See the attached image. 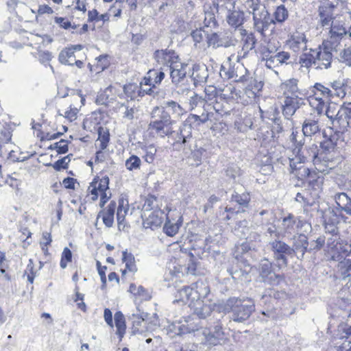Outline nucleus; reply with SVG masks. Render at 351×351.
<instances>
[{"label": "nucleus", "instance_id": "nucleus-1", "mask_svg": "<svg viewBox=\"0 0 351 351\" xmlns=\"http://www.w3.org/2000/svg\"><path fill=\"white\" fill-rule=\"evenodd\" d=\"M290 141L295 146L292 154L289 157L291 172L295 173L298 179L304 180L306 183L316 186L317 190L319 189L323 178L317 176L315 171H311L309 168L305 167V163L308 159L312 160L316 157L317 146L313 145L312 147H310L311 152L304 148V139L302 136L298 135V132H292Z\"/></svg>", "mask_w": 351, "mask_h": 351}, {"label": "nucleus", "instance_id": "nucleus-2", "mask_svg": "<svg viewBox=\"0 0 351 351\" xmlns=\"http://www.w3.org/2000/svg\"><path fill=\"white\" fill-rule=\"evenodd\" d=\"M255 310L254 302L250 298H230L224 304V311L230 313L231 320L243 323Z\"/></svg>", "mask_w": 351, "mask_h": 351}, {"label": "nucleus", "instance_id": "nucleus-3", "mask_svg": "<svg viewBox=\"0 0 351 351\" xmlns=\"http://www.w3.org/2000/svg\"><path fill=\"white\" fill-rule=\"evenodd\" d=\"M245 7L253 15L254 26L255 29L262 35H265L271 24H274L265 4L260 0H247Z\"/></svg>", "mask_w": 351, "mask_h": 351}, {"label": "nucleus", "instance_id": "nucleus-4", "mask_svg": "<svg viewBox=\"0 0 351 351\" xmlns=\"http://www.w3.org/2000/svg\"><path fill=\"white\" fill-rule=\"evenodd\" d=\"M210 293V287L208 282L203 280H197L191 286H184L178 291L177 298L179 299L175 301H181L188 303L191 306L192 303L197 302L205 300Z\"/></svg>", "mask_w": 351, "mask_h": 351}, {"label": "nucleus", "instance_id": "nucleus-5", "mask_svg": "<svg viewBox=\"0 0 351 351\" xmlns=\"http://www.w3.org/2000/svg\"><path fill=\"white\" fill-rule=\"evenodd\" d=\"M216 9L220 14L226 15L228 24L235 29L243 28L245 14L239 7H236L234 0H217Z\"/></svg>", "mask_w": 351, "mask_h": 351}, {"label": "nucleus", "instance_id": "nucleus-6", "mask_svg": "<svg viewBox=\"0 0 351 351\" xmlns=\"http://www.w3.org/2000/svg\"><path fill=\"white\" fill-rule=\"evenodd\" d=\"M348 25L347 16L346 15L341 14L335 21L329 23L328 26L324 28L328 29V37L326 41L328 45L335 46H340L341 41L346 36V29Z\"/></svg>", "mask_w": 351, "mask_h": 351}, {"label": "nucleus", "instance_id": "nucleus-7", "mask_svg": "<svg viewBox=\"0 0 351 351\" xmlns=\"http://www.w3.org/2000/svg\"><path fill=\"white\" fill-rule=\"evenodd\" d=\"M338 5L337 1L325 0L320 2L317 8V21L322 27L328 26L329 23L341 15L337 13Z\"/></svg>", "mask_w": 351, "mask_h": 351}, {"label": "nucleus", "instance_id": "nucleus-8", "mask_svg": "<svg viewBox=\"0 0 351 351\" xmlns=\"http://www.w3.org/2000/svg\"><path fill=\"white\" fill-rule=\"evenodd\" d=\"M173 122L171 117L166 112H161L158 119L149 123L148 130L151 133L160 137L173 135L174 132L171 126Z\"/></svg>", "mask_w": 351, "mask_h": 351}, {"label": "nucleus", "instance_id": "nucleus-9", "mask_svg": "<svg viewBox=\"0 0 351 351\" xmlns=\"http://www.w3.org/2000/svg\"><path fill=\"white\" fill-rule=\"evenodd\" d=\"M328 45V41L324 40L322 43L323 47H320L313 51L315 53V57L317 60V69H327L331 66V62L332 59V51H337L339 46H335L330 43Z\"/></svg>", "mask_w": 351, "mask_h": 351}, {"label": "nucleus", "instance_id": "nucleus-10", "mask_svg": "<svg viewBox=\"0 0 351 351\" xmlns=\"http://www.w3.org/2000/svg\"><path fill=\"white\" fill-rule=\"evenodd\" d=\"M202 333L206 342L211 346L223 345L228 340L229 335L224 332L223 325L219 322L209 328H205Z\"/></svg>", "mask_w": 351, "mask_h": 351}, {"label": "nucleus", "instance_id": "nucleus-11", "mask_svg": "<svg viewBox=\"0 0 351 351\" xmlns=\"http://www.w3.org/2000/svg\"><path fill=\"white\" fill-rule=\"evenodd\" d=\"M273 252L274 258L279 267H286L288 264L287 257L291 256V247L285 242L280 240H274L269 243Z\"/></svg>", "mask_w": 351, "mask_h": 351}, {"label": "nucleus", "instance_id": "nucleus-12", "mask_svg": "<svg viewBox=\"0 0 351 351\" xmlns=\"http://www.w3.org/2000/svg\"><path fill=\"white\" fill-rule=\"evenodd\" d=\"M311 90L313 94L315 100L318 101L317 106L316 107L318 111H322L325 104L329 102L333 99L331 90H330V87L327 82H317L311 87Z\"/></svg>", "mask_w": 351, "mask_h": 351}, {"label": "nucleus", "instance_id": "nucleus-13", "mask_svg": "<svg viewBox=\"0 0 351 351\" xmlns=\"http://www.w3.org/2000/svg\"><path fill=\"white\" fill-rule=\"evenodd\" d=\"M259 275L265 283L271 285H277L282 280L280 274H277L273 269L272 264L268 259H263L258 265Z\"/></svg>", "mask_w": 351, "mask_h": 351}, {"label": "nucleus", "instance_id": "nucleus-14", "mask_svg": "<svg viewBox=\"0 0 351 351\" xmlns=\"http://www.w3.org/2000/svg\"><path fill=\"white\" fill-rule=\"evenodd\" d=\"M259 112L263 121L269 120L273 123V130L274 131L277 133L282 132V120L280 116V112L276 106H271L267 110H263L261 108L259 107Z\"/></svg>", "mask_w": 351, "mask_h": 351}, {"label": "nucleus", "instance_id": "nucleus-15", "mask_svg": "<svg viewBox=\"0 0 351 351\" xmlns=\"http://www.w3.org/2000/svg\"><path fill=\"white\" fill-rule=\"evenodd\" d=\"M344 254L343 258L341 255H338L337 257L332 256L334 260L338 261L337 274L343 280L351 276V252H347Z\"/></svg>", "mask_w": 351, "mask_h": 351}, {"label": "nucleus", "instance_id": "nucleus-16", "mask_svg": "<svg viewBox=\"0 0 351 351\" xmlns=\"http://www.w3.org/2000/svg\"><path fill=\"white\" fill-rule=\"evenodd\" d=\"M165 212L158 208L150 213L142 214L143 226L145 228L152 230L160 226L163 221Z\"/></svg>", "mask_w": 351, "mask_h": 351}, {"label": "nucleus", "instance_id": "nucleus-17", "mask_svg": "<svg viewBox=\"0 0 351 351\" xmlns=\"http://www.w3.org/2000/svg\"><path fill=\"white\" fill-rule=\"evenodd\" d=\"M307 39L304 33L295 32L289 35L286 41L287 47L294 52L300 50H306Z\"/></svg>", "mask_w": 351, "mask_h": 351}, {"label": "nucleus", "instance_id": "nucleus-18", "mask_svg": "<svg viewBox=\"0 0 351 351\" xmlns=\"http://www.w3.org/2000/svg\"><path fill=\"white\" fill-rule=\"evenodd\" d=\"M162 108L161 110L158 107L155 108L153 110L152 117H154L157 112H166L170 117L171 114L174 118H178L185 112L184 108L178 103L173 100L164 101Z\"/></svg>", "mask_w": 351, "mask_h": 351}, {"label": "nucleus", "instance_id": "nucleus-19", "mask_svg": "<svg viewBox=\"0 0 351 351\" xmlns=\"http://www.w3.org/2000/svg\"><path fill=\"white\" fill-rule=\"evenodd\" d=\"M308 250L307 237L303 234L294 236L293 243L291 247V256H296L298 259H302L306 252Z\"/></svg>", "mask_w": 351, "mask_h": 351}, {"label": "nucleus", "instance_id": "nucleus-20", "mask_svg": "<svg viewBox=\"0 0 351 351\" xmlns=\"http://www.w3.org/2000/svg\"><path fill=\"white\" fill-rule=\"evenodd\" d=\"M303 104L304 101L302 97H285L282 105L283 115L286 119H289Z\"/></svg>", "mask_w": 351, "mask_h": 351}, {"label": "nucleus", "instance_id": "nucleus-21", "mask_svg": "<svg viewBox=\"0 0 351 351\" xmlns=\"http://www.w3.org/2000/svg\"><path fill=\"white\" fill-rule=\"evenodd\" d=\"M322 182H320L319 186V189H316V186H313V184L308 183V186L312 189V192L309 193L308 191H306L303 193H298L295 197V200L300 203H304V205L312 206L319 197V194L322 190Z\"/></svg>", "mask_w": 351, "mask_h": 351}, {"label": "nucleus", "instance_id": "nucleus-22", "mask_svg": "<svg viewBox=\"0 0 351 351\" xmlns=\"http://www.w3.org/2000/svg\"><path fill=\"white\" fill-rule=\"evenodd\" d=\"M154 58L158 63L169 68L172 64L179 62V57L176 52L169 49L156 50L154 53Z\"/></svg>", "mask_w": 351, "mask_h": 351}, {"label": "nucleus", "instance_id": "nucleus-23", "mask_svg": "<svg viewBox=\"0 0 351 351\" xmlns=\"http://www.w3.org/2000/svg\"><path fill=\"white\" fill-rule=\"evenodd\" d=\"M348 105L341 106L338 110V115L335 117L332 125L337 130L343 132L349 126L351 122Z\"/></svg>", "mask_w": 351, "mask_h": 351}, {"label": "nucleus", "instance_id": "nucleus-24", "mask_svg": "<svg viewBox=\"0 0 351 351\" xmlns=\"http://www.w3.org/2000/svg\"><path fill=\"white\" fill-rule=\"evenodd\" d=\"M171 330L176 335H182L197 331L199 330V326L197 324L191 322V320L184 319L183 321H179L173 323Z\"/></svg>", "mask_w": 351, "mask_h": 351}, {"label": "nucleus", "instance_id": "nucleus-25", "mask_svg": "<svg viewBox=\"0 0 351 351\" xmlns=\"http://www.w3.org/2000/svg\"><path fill=\"white\" fill-rule=\"evenodd\" d=\"M192 125L184 121L180 127L179 131L173 136L177 143H182L186 146L192 140Z\"/></svg>", "mask_w": 351, "mask_h": 351}, {"label": "nucleus", "instance_id": "nucleus-26", "mask_svg": "<svg viewBox=\"0 0 351 351\" xmlns=\"http://www.w3.org/2000/svg\"><path fill=\"white\" fill-rule=\"evenodd\" d=\"M303 223L302 220L289 214L282 219V228L285 234H293L298 232L299 228H301Z\"/></svg>", "mask_w": 351, "mask_h": 351}, {"label": "nucleus", "instance_id": "nucleus-27", "mask_svg": "<svg viewBox=\"0 0 351 351\" xmlns=\"http://www.w3.org/2000/svg\"><path fill=\"white\" fill-rule=\"evenodd\" d=\"M189 307L199 319H205L210 315L213 311L212 304L208 300L192 303Z\"/></svg>", "mask_w": 351, "mask_h": 351}, {"label": "nucleus", "instance_id": "nucleus-28", "mask_svg": "<svg viewBox=\"0 0 351 351\" xmlns=\"http://www.w3.org/2000/svg\"><path fill=\"white\" fill-rule=\"evenodd\" d=\"M347 80L339 77L332 81L327 82L331 90L333 99L343 98L346 95Z\"/></svg>", "mask_w": 351, "mask_h": 351}, {"label": "nucleus", "instance_id": "nucleus-29", "mask_svg": "<svg viewBox=\"0 0 351 351\" xmlns=\"http://www.w3.org/2000/svg\"><path fill=\"white\" fill-rule=\"evenodd\" d=\"M298 80L295 78H291L286 80L282 83L280 88L283 91L285 97H296V96L302 97L304 96L302 90L298 88Z\"/></svg>", "mask_w": 351, "mask_h": 351}, {"label": "nucleus", "instance_id": "nucleus-30", "mask_svg": "<svg viewBox=\"0 0 351 351\" xmlns=\"http://www.w3.org/2000/svg\"><path fill=\"white\" fill-rule=\"evenodd\" d=\"M186 68L187 64L180 62L170 66V75L173 84L177 85L184 80L186 75Z\"/></svg>", "mask_w": 351, "mask_h": 351}, {"label": "nucleus", "instance_id": "nucleus-31", "mask_svg": "<svg viewBox=\"0 0 351 351\" xmlns=\"http://www.w3.org/2000/svg\"><path fill=\"white\" fill-rule=\"evenodd\" d=\"M302 131L305 137H311L320 132V125L318 119L306 118L302 125Z\"/></svg>", "mask_w": 351, "mask_h": 351}, {"label": "nucleus", "instance_id": "nucleus-32", "mask_svg": "<svg viewBox=\"0 0 351 351\" xmlns=\"http://www.w3.org/2000/svg\"><path fill=\"white\" fill-rule=\"evenodd\" d=\"M239 32L241 35L243 36V47L241 49V52L243 53V57H245L248 54L250 51L255 48L256 39L253 33L247 34V31L243 28H240Z\"/></svg>", "mask_w": 351, "mask_h": 351}, {"label": "nucleus", "instance_id": "nucleus-33", "mask_svg": "<svg viewBox=\"0 0 351 351\" xmlns=\"http://www.w3.org/2000/svg\"><path fill=\"white\" fill-rule=\"evenodd\" d=\"M208 77V71L205 64H194L191 78L195 86L201 85L206 82Z\"/></svg>", "mask_w": 351, "mask_h": 351}, {"label": "nucleus", "instance_id": "nucleus-34", "mask_svg": "<svg viewBox=\"0 0 351 351\" xmlns=\"http://www.w3.org/2000/svg\"><path fill=\"white\" fill-rule=\"evenodd\" d=\"M117 204L114 201L110 202L106 210H101L97 217L98 219L101 217L103 223L107 228H111L114 223V216Z\"/></svg>", "mask_w": 351, "mask_h": 351}, {"label": "nucleus", "instance_id": "nucleus-35", "mask_svg": "<svg viewBox=\"0 0 351 351\" xmlns=\"http://www.w3.org/2000/svg\"><path fill=\"white\" fill-rule=\"evenodd\" d=\"M182 216L180 215H178V219L176 220L174 219H170L168 217H167L166 222L163 227L164 232L169 237H173L178 232L182 224Z\"/></svg>", "mask_w": 351, "mask_h": 351}, {"label": "nucleus", "instance_id": "nucleus-36", "mask_svg": "<svg viewBox=\"0 0 351 351\" xmlns=\"http://www.w3.org/2000/svg\"><path fill=\"white\" fill-rule=\"evenodd\" d=\"M334 199L340 211H343L351 216V198L346 193H335Z\"/></svg>", "mask_w": 351, "mask_h": 351}, {"label": "nucleus", "instance_id": "nucleus-37", "mask_svg": "<svg viewBox=\"0 0 351 351\" xmlns=\"http://www.w3.org/2000/svg\"><path fill=\"white\" fill-rule=\"evenodd\" d=\"M314 49H310L309 51L303 53L299 59V63L301 67H304L306 69L310 68L313 64L317 69V60L315 57V53L313 52Z\"/></svg>", "mask_w": 351, "mask_h": 351}, {"label": "nucleus", "instance_id": "nucleus-38", "mask_svg": "<svg viewBox=\"0 0 351 351\" xmlns=\"http://www.w3.org/2000/svg\"><path fill=\"white\" fill-rule=\"evenodd\" d=\"M122 261L125 265V268L122 270L123 275L127 272L134 273L136 271L134 256L132 253H128L127 251L123 252Z\"/></svg>", "mask_w": 351, "mask_h": 351}, {"label": "nucleus", "instance_id": "nucleus-39", "mask_svg": "<svg viewBox=\"0 0 351 351\" xmlns=\"http://www.w3.org/2000/svg\"><path fill=\"white\" fill-rule=\"evenodd\" d=\"M114 322L117 328L116 333L119 336V339L121 341L123 337L126 330L125 317L121 311H117V313H115Z\"/></svg>", "mask_w": 351, "mask_h": 351}, {"label": "nucleus", "instance_id": "nucleus-40", "mask_svg": "<svg viewBox=\"0 0 351 351\" xmlns=\"http://www.w3.org/2000/svg\"><path fill=\"white\" fill-rule=\"evenodd\" d=\"M59 61L64 64L73 65L75 59V49L66 48L62 50L58 56Z\"/></svg>", "mask_w": 351, "mask_h": 351}, {"label": "nucleus", "instance_id": "nucleus-41", "mask_svg": "<svg viewBox=\"0 0 351 351\" xmlns=\"http://www.w3.org/2000/svg\"><path fill=\"white\" fill-rule=\"evenodd\" d=\"M213 116V112L211 111L207 112L206 113L203 112L201 115L190 114L186 119L187 123L192 124L199 125L200 123H204L208 120H211Z\"/></svg>", "mask_w": 351, "mask_h": 351}, {"label": "nucleus", "instance_id": "nucleus-42", "mask_svg": "<svg viewBox=\"0 0 351 351\" xmlns=\"http://www.w3.org/2000/svg\"><path fill=\"white\" fill-rule=\"evenodd\" d=\"M231 201L241 206L242 209L247 208L250 202V193H243L240 194L234 191L231 196Z\"/></svg>", "mask_w": 351, "mask_h": 351}, {"label": "nucleus", "instance_id": "nucleus-43", "mask_svg": "<svg viewBox=\"0 0 351 351\" xmlns=\"http://www.w3.org/2000/svg\"><path fill=\"white\" fill-rule=\"evenodd\" d=\"M339 60L346 66H351V41L344 45V48L340 51Z\"/></svg>", "mask_w": 351, "mask_h": 351}, {"label": "nucleus", "instance_id": "nucleus-44", "mask_svg": "<svg viewBox=\"0 0 351 351\" xmlns=\"http://www.w3.org/2000/svg\"><path fill=\"white\" fill-rule=\"evenodd\" d=\"M142 157L145 162L152 163L155 159L156 148L154 145H145L141 147Z\"/></svg>", "mask_w": 351, "mask_h": 351}, {"label": "nucleus", "instance_id": "nucleus-45", "mask_svg": "<svg viewBox=\"0 0 351 351\" xmlns=\"http://www.w3.org/2000/svg\"><path fill=\"white\" fill-rule=\"evenodd\" d=\"M256 245L254 243H250L249 242L245 241L242 243L240 245L237 247L236 250V258L238 259L239 256L241 255H247L248 253L256 251Z\"/></svg>", "mask_w": 351, "mask_h": 351}, {"label": "nucleus", "instance_id": "nucleus-46", "mask_svg": "<svg viewBox=\"0 0 351 351\" xmlns=\"http://www.w3.org/2000/svg\"><path fill=\"white\" fill-rule=\"evenodd\" d=\"M112 90V86L107 87L103 92L100 93L96 99V102L100 105H107L109 102L113 100L110 95Z\"/></svg>", "mask_w": 351, "mask_h": 351}, {"label": "nucleus", "instance_id": "nucleus-47", "mask_svg": "<svg viewBox=\"0 0 351 351\" xmlns=\"http://www.w3.org/2000/svg\"><path fill=\"white\" fill-rule=\"evenodd\" d=\"M205 154L206 150L201 147H197L196 145L194 146V149H191V158L194 160L195 166H199L202 163Z\"/></svg>", "mask_w": 351, "mask_h": 351}, {"label": "nucleus", "instance_id": "nucleus-48", "mask_svg": "<svg viewBox=\"0 0 351 351\" xmlns=\"http://www.w3.org/2000/svg\"><path fill=\"white\" fill-rule=\"evenodd\" d=\"M248 221L246 220H241L238 221L234 228L236 234L245 237L252 229L248 226Z\"/></svg>", "mask_w": 351, "mask_h": 351}, {"label": "nucleus", "instance_id": "nucleus-49", "mask_svg": "<svg viewBox=\"0 0 351 351\" xmlns=\"http://www.w3.org/2000/svg\"><path fill=\"white\" fill-rule=\"evenodd\" d=\"M147 315H141L140 317H136V319L133 321V331L135 333L142 334L145 331L146 322L144 317Z\"/></svg>", "mask_w": 351, "mask_h": 351}, {"label": "nucleus", "instance_id": "nucleus-50", "mask_svg": "<svg viewBox=\"0 0 351 351\" xmlns=\"http://www.w3.org/2000/svg\"><path fill=\"white\" fill-rule=\"evenodd\" d=\"M110 140V134L108 131H105L104 128H99L98 130L97 141L100 142L99 147L101 150L105 149Z\"/></svg>", "mask_w": 351, "mask_h": 351}, {"label": "nucleus", "instance_id": "nucleus-51", "mask_svg": "<svg viewBox=\"0 0 351 351\" xmlns=\"http://www.w3.org/2000/svg\"><path fill=\"white\" fill-rule=\"evenodd\" d=\"M193 95L192 96H190L189 99V106L191 110H193L197 106H203L204 110H206V100L202 97L198 95L195 93H193Z\"/></svg>", "mask_w": 351, "mask_h": 351}, {"label": "nucleus", "instance_id": "nucleus-52", "mask_svg": "<svg viewBox=\"0 0 351 351\" xmlns=\"http://www.w3.org/2000/svg\"><path fill=\"white\" fill-rule=\"evenodd\" d=\"M34 40L35 41V45H38V49L41 47H45L53 42V38L47 34H44L43 36L36 34L34 36Z\"/></svg>", "mask_w": 351, "mask_h": 351}, {"label": "nucleus", "instance_id": "nucleus-53", "mask_svg": "<svg viewBox=\"0 0 351 351\" xmlns=\"http://www.w3.org/2000/svg\"><path fill=\"white\" fill-rule=\"evenodd\" d=\"M237 42V40L231 34H225L220 36L219 47H223L228 48L231 46H234Z\"/></svg>", "mask_w": 351, "mask_h": 351}, {"label": "nucleus", "instance_id": "nucleus-54", "mask_svg": "<svg viewBox=\"0 0 351 351\" xmlns=\"http://www.w3.org/2000/svg\"><path fill=\"white\" fill-rule=\"evenodd\" d=\"M275 20L278 23L284 22L288 17V11L284 5L276 8L274 13Z\"/></svg>", "mask_w": 351, "mask_h": 351}, {"label": "nucleus", "instance_id": "nucleus-55", "mask_svg": "<svg viewBox=\"0 0 351 351\" xmlns=\"http://www.w3.org/2000/svg\"><path fill=\"white\" fill-rule=\"evenodd\" d=\"M141 164V160L139 157L135 155L131 156L125 161V167L129 171L139 169Z\"/></svg>", "mask_w": 351, "mask_h": 351}, {"label": "nucleus", "instance_id": "nucleus-56", "mask_svg": "<svg viewBox=\"0 0 351 351\" xmlns=\"http://www.w3.org/2000/svg\"><path fill=\"white\" fill-rule=\"evenodd\" d=\"M204 27L215 28L217 25V22L215 19V14L213 11L206 10L204 12Z\"/></svg>", "mask_w": 351, "mask_h": 351}, {"label": "nucleus", "instance_id": "nucleus-57", "mask_svg": "<svg viewBox=\"0 0 351 351\" xmlns=\"http://www.w3.org/2000/svg\"><path fill=\"white\" fill-rule=\"evenodd\" d=\"M138 89L139 87L135 84H129L123 86L124 93L127 97L130 98L131 100L136 99V93H138Z\"/></svg>", "mask_w": 351, "mask_h": 351}, {"label": "nucleus", "instance_id": "nucleus-58", "mask_svg": "<svg viewBox=\"0 0 351 351\" xmlns=\"http://www.w3.org/2000/svg\"><path fill=\"white\" fill-rule=\"evenodd\" d=\"M72 261V252L68 247H64L61 256L60 266L62 269H65L67 267L68 263Z\"/></svg>", "mask_w": 351, "mask_h": 351}, {"label": "nucleus", "instance_id": "nucleus-59", "mask_svg": "<svg viewBox=\"0 0 351 351\" xmlns=\"http://www.w3.org/2000/svg\"><path fill=\"white\" fill-rule=\"evenodd\" d=\"M130 290L134 295L141 296L142 300H147L150 298L149 293L141 286H139L138 288H136L135 285H131L130 287Z\"/></svg>", "mask_w": 351, "mask_h": 351}, {"label": "nucleus", "instance_id": "nucleus-60", "mask_svg": "<svg viewBox=\"0 0 351 351\" xmlns=\"http://www.w3.org/2000/svg\"><path fill=\"white\" fill-rule=\"evenodd\" d=\"M325 243V238L324 237H319L317 240L312 241L308 243V252H311L313 251L319 250Z\"/></svg>", "mask_w": 351, "mask_h": 351}, {"label": "nucleus", "instance_id": "nucleus-61", "mask_svg": "<svg viewBox=\"0 0 351 351\" xmlns=\"http://www.w3.org/2000/svg\"><path fill=\"white\" fill-rule=\"evenodd\" d=\"M340 221L339 215L334 210H329L328 213L325 215L324 223H330L332 225H338Z\"/></svg>", "mask_w": 351, "mask_h": 351}, {"label": "nucleus", "instance_id": "nucleus-62", "mask_svg": "<svg viewBox=\"0 0 351 351\" xmlns=\"http://www.w3.org/2000/svg\"><path fill=\"white\" fill-rule=\"evenodd\" d=\"M156 198L154 196L149 197L146 199L143 207L142 214L148 213L155 210Z\"/></svg>", "mask_w": 351, "mask_h": 351}, {"label": "nucleus", "instance_id": "nucleus-63", "mask_svg": "<svg viewBox=\"0 0 351 351\" xmlns=\"http://www.w3.org/2000/svg\"><path fill=\"white\" fill-rule=\"evenodd\" d=\"M339 108L335 104H329L326 110V115L330 120L331 123H332L335 117L338 115V110Z\"/></svg>", "mask_w": 351, "mask_h": 351}, {"label": "nucleus", "instance_id": "nucleus-64", "mask_svg": "<svg viewBox=\"0 0 351 351\" xmlns=\"http://www.w3.org/2000/svg\"><path fill=\"white\" fill-rule=\"evenodd\" d=\"M257 50L261 56H265L276 53L277 48L275 46H271V44L269 43L267 45H261Z\"/></svg>", "mask_w": 351, "mask_h": 351}]
</instances>
